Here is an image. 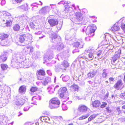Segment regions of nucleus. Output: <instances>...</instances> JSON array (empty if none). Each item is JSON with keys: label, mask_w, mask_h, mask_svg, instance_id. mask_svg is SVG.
<instances>
[{"label": "nucleus", "mask_w": 125, "mask_h": 125, "mask_svg": "<svg viewBox=\"0 0 125 125\" xmlns=\"http://www.w3.org/2000/svg\"><path fill=\"white\" fill-rule=\"evenodd\" d=\"M63 48L64 45L61 42L58 43L56 47L54 45L49 46L48 49L47 50L44 56V60L47 61L53 58L54 56L53 51L54 49L56 48L58 51H60L62 50Z\"/></svg>", "instance_id": "1"}, {"label": "nucleus", "mask_w": 125, "mask_h": 125, "mask_svg": "<svg viewBox=\"0 0 125 125\" xmlns=\"http://www.w3.org/2000/svg\"><path fill=\"white\" fill-rule=\"evenodd\" d=\"M62 0L58 3V4H62L64 5L65 9L64 11L65 12L69 13V15L70 16L74 15L75 10V8L74 5H72L71 7H70V2L67 1Z\"/></svg>", "instance_id": "2"}, {"label": "nucleus", "mask_w": 125, "mask_h": 125, "mask_svg": "<svg viewBox=\"0 0 125 125\" xmlns=\"http://www.w3.org/2000/svg\"><path fill=\"white\" fill-rule=\"evenodd\" d=\"M96 29V27L95 25H90L88 26L86 28L85 32L88 37L85 38V39L87 41L90 40L89 37H92L94 35V32Z\"/></svg>", "instance_id": "3"}, {"label": "nucleus", "mask_w": 125, "mask_h": 125, "mask_svg": "<svg viewBox=\"0 0 125 125\" xmlns=\"http://www.w3.org/2000/svg\"><path fill=\"white\" fill-rule=\"evenodd\" d=\"M89 53L87 56H84L82 57L79 56V58L86 59L89 61L92 60L94 57V54L95 53L94 50L90 48L86 49L85 50L84 53Z\"/></svg>", "instance_id": "4"}, {"label": "nucleus", "mask_w": 125, "mask_h": 125, "mask_svg": "<svg viewBox=\"0 0 125 125\" xmlns=\"http://www.w3.org/2000/svg\"><path fill=\"white\" fill-rule=\"evenodd\" d=\"M83 19L82 14L79 12H76L75 13V18L72 17L71 20L76 24L81 25L82 22H80Z\"/></svg>", "instance_id": "5"}, {"label": "nucleus", "mask_w": 125, "mask_h": 125, "mask_svg": "<svg viewBox=\"0 0 125 125\" xmlns=\"http://www.w3.org/2000/svg\"><path fill=\"white\" fill-rule=\"evenodd\" d=\"M69 66V64L66 61H64L61 64H58L56 65L54 68L55 71L59 72L63 70H65V68Z\"/></svg>", "instance_id": "6"}, {"label": "nucleus", "mask_w": 125, "mask_h": 125, "mask_svg": "<svg viewBox=\"0 0 125 125\" xmlns=\"http://www.w3.org/2000/svg\"><path fill=\"white\" fill-rule=\"evenodd\" d=\"M50 101L51 103L50 104L49 106L51 109L56 108L59 107L60 102L57 98H53Z\"/></svg>", "instance_id": "7"}, {"label": "nucleus", "mask_w": 125, "mask_h": 125, "mask_svg": "<svg viewBox=\"0 0 125 125\" xmlns=\"http://www.w3.org/2000/svg\"><path fill=\"white\" fill-rule=\"evenodd\" d=\"M2 13L3 14V17H4L5 19H3V21L4 22L5 21V24L6 26H10L12 24V22L9 19L11 16V14L9 13L4 11Z\"/></svg>", "instance_id": "8"}, {"label": "nucleus", "mask_w": 125, "mask_h": 125, "mask_svg": "<svg viewBox=\"0 0 125 125\" xmlns=\"http://www.w3.org/2000/svg\"><path fill=\"white\" fill-rule=\"evenodd\" d=\"M28 36L27 39V37L26 35L24 33H21L19 35V41L21 43L23 42L25 40H26V41H29L30 40L32 39V36L30 34L28 35Z\"/></svg>", "instance_id": "9"}, {"label": "nucleus", "mask_w": 125, "mask_h": 125, "mask_svg": "<svg viewBox=\"0 0 125 125\" xmlns=\"http://www.w3.org/2000/svg\"><path fill=\"white\" fill-rule=\"evenodd\" d=\"M51 10L50 6H46L42 8L39 11V13L41 14H46L48 13Z\"/></svg>", "instance_id": "10"}, {"label": "nucleus", "mask_w": 125, "mask_h": 125, "mask_svg": "<svg viewBox=\"0 0 125 125\" xmlns=\"http://www.w3.org/2000/svg\"><path fill=\"white\" fill-rule=\"evenodd\" d=\"M25 101L24 99L21 97L17 99L15 102V104L18 107H20L23 104Z\"/></svg>", "instance_id": "11"}, {"label": "nucleus", "mask_w": 125, "mask_h": 125, "mask_svg": "<svg viewBox=\"0 0 125 125\" xmlns=\"http://www.w3.org/2000/svg\"><path fill=\"white\" fill-rule=\"evenodd\" d=\"M27 3H26L21 6L18 7L17 9L19 10H21L23 11H27L29 9Z\"/></svg>", "instance_id": "12"}, {"label": "nucleus", "mask_w": 125, "mask_h": 125, "mask_svg": "<svg viewBox=\"0 0 125 125\" xmlns=\"http://www.w3.org/2000/svg\"><path fill=\"white\" fill-rule=\"evenodd\" d=\"M121 50H119L118 51L115 52V54L112 57V60L114 63L118 58H119L121 54Z\"/></svg>", "instance_id": "13"}, {"label": "nucleus", "mask_w": 125, "mask_h": 125, "mask_svg": "<svg viewBox=\"0 0 125 125\" xmlns=\"http://www.w3.org/2000/svg\"><path fill=\"white\" fill-rule=\"evenodd\" d=\"M88 108L84 105H82L79 106L78 109L81 112L85 113L87 111Z\"/></svg>", "instance_id": "14"}, {"label": "nucleus", "mask_w": 125, "mask_h": 125, "mask_svg": "<svg viewBox=\"0 0 125 125\" xmlns=\"http://www.w3.org/2000/svg\"><path fill=\"white\" fill-rule=\"evenodd\" d=\"M51 42H54L55 41L57 42L60 40V38L59 36L58 37L56 34H52L51 37Z\"/></svg>", "instance_id": "15"}, {"label": "nucleus", "mask_w": 125, "mask_h": 125, "mask_svg": "<svg viewBox=\"0 0 125 125\" xmlns=\"http://www.w3.org/2000/svg\"><path fill=\"white\" fill-rule=\"evenodd\" d=\"M61 91L59 92V95L60 97L63 98L67 92V89L66 87H64L62 89Z\"/></svg>", "instance_id": "16"}, {"label": "nucleus", "mask_w": 125, "mask_h": 125, "mask_svg": "<svg viewBox=\"0 0 125 125\" xmlns=\"http://www.w3.org/2000/svg\"><path fill=\"white\" fill-rule=\"evenodd\" d=\"M8 102V101L7 99H3L0 100V108L6 106Z\"/></svg>", "instance_id": "17"}, {"label": "nucleus", "mask_w": 125, "mask_h": 125, "mask_svg": "<svg viewBox=\"0 0 125 125\" xmlns=\"http://www.w3.org/2000/svg\"><path fill=\"white\" fill-rule=\"evenodd\" d=\"M48 22L50 24L51 26L53 27L55 26L58 23L57 20L55 19H51L48 21Z\"/></svg>", "instance_id": "18"}, {"label": "nucleus", "mask_w": 125, "mask_h": 125, "mask_svg": "<svg viewBox=\"0 0 125 125\" xmlns=\"http://www.w3.org/2000/svg\"><path fill=\"white\" fill-rule=\"evenodd\" d=\"M7 53L6 52H3L2 53L0 56V59L3 62L6 61L7 59Z\"/></svg>", "instance_id": "19"}, {"label": "nucleus", "mask_w": 125, "mask_h": 125, "mask_svg": "<svg viewBox=\"0 0 125 125\" xmlns=\"http://www.w3.org/2000/svg\"><path fill=\"white\" fill-rule=\"evenodd\" d=\"M122 82L121 80H118L116 84L114 85V88L117 90H119L120 87L123 85Z\"/></svg>", "instance_id": "20"}, {"label": "nucleus", "mask_w": 125, "mask_h": 125, "mask_svg": "<svg viewBox=\"0 0 125 125\" xmlns=\"http://www.w3.org/2000/svg\"><path fill=\"white\" fill-rule=\"evenodd\" d=\"M118 24H119L118 22L114 25L113 27L111 28L113 31H119L120 29V28L118 25Z\"/></svg>", "instance_id": "21"}, {"label": "nucleus", "mask_w": 125, "mask_h": 125, "mask_svg": "<svg viewBox=\"0 0 125 125\" xmlns=\"http://www.w3.org/2000/svg\"><path fill=\"white\" fill-rule=\"evenodd\" d=\"M51 79L50 77H47L44 80L42 81V84L44 85H46L48 83L50 82Z\"/></svg>", "instance_id": "22"}, {"label": "nucleus", "mask_w": 125, "mask_h": 125, "mask_svg": "<svg viewBox=\"0 0 125 125\" xmlns=\"http://www.w3.org/2000/svg\"><path fill=\"white\" fill-rule=\"evenodd\" d=\"M26 91V86L24 85L21 86L19 89V92L21 94L25 93Z\"/></svg>", "instance_id": "23"}, {"label": "nucleus", "mask_w": 125, "mask_h": 125, "mask_svg": "<svg viewBox=\"0 0 125 125\" xmlns=\"http://www.w3.org/2000/svg\"><path fill=\"white\" fill-rule=\"evenodd\" d=\"M9 36V35L7 34H0V39L1 41L5 40Z\"/></svg>", "instance_id": "24"}, {"label": "nucleus", "mask_w": 125, "mask_h": 125, "mask_svg": "<svg viewBox=\"0 0 125 125\" xmlns=\"http://www.w3.org/2000/svg\"><path fill=\"white\" fill-rule=\"evenodd\" d=\"M92 104L94 107H98L100 106V103L99 101L96 100L93 102Z\"/></svg>", "instance_id": "25"}, {"label": "nucleus", "mask_w": 125, "mask_h": 125, "mask_svg": "<svg viewBox=\"0 0 125 125\" xmlns=\"http://www.w3.org/2000/svg\"><path fill=\"white\" fill-rule=\"evenodd\" d=\"M54 86L53 85H51L47 88L48 92L50 94H52L53 93Z\"/></svg>", "instance_id": "26"}, {"label": "nucleus", "mask_w": 125, "mask_h": 125, "mask_svg": "<svg viewBox=\"0 0 125 125\" xmlns=\"http://www.w3.org/2000/svg\"><path fill=\"white\" fill-rule=\"evenodd\" d=\"M98 114H93L89 117L88 119V122L91 121L95 118L98 115Z\"/></svg>", "instance_id": "27"}, {"label": "nucleus", "mask_w": 125, "mask_h": 125, "mask_svg": "<svg viewBox=\"0 0 125 125\" xmlns=\"http://www.w3.org/2000/svg\"><path fill=\"white\" fill-rule=\"evenodd\" d=\"M14 55L15 57L17 58H19L20 59L23 58L22 53L21 52L15 53Z\"/></svg>", "instance_id": "28"}, {"label": "nucleus", "mask_w": 125, "mask_h": 125, "mask_svg": "<svg viewBox=\"0 0 125 125\" xmlns=\"http://www.w3.org/2000/svg\"><path fill=\"white\" fill-rule=\"evenodd\" d=\"M96 71H93L92 72L89 73L88 74V77L89 78H93L96 74Z\"/></svg>", "instance_id": "29"}, {"label": "nucleus", "mask_w": 125, "mask_h": 125, "mask_svg": "<svg viewBox=\"0 0 125 125\" xmlns=\"http://www.w3.org/2000/svg\"><path fill=\"white\" fill-rule=\"evenodd\" d=\"M40 53L39 52H34L32 54V56L33 58L36 59H38Z\"/></svg>", "instance_id": "30"}, {"label": "nucleus", "mask_w": 125, "mask_h": 125, "mask_svg": "<svg viewBox=\"0 0 125 125\" xmlns=\"http://www.w3.org/2000/svg\"><path fill=\"white\" fill-rule=\"evenodd\" d=\"M61 77H62L63 81L64 82H66L69 79V77L68 75H66L63 77V75L62 74Z\"/></svg>", "instance_id": "31"}, {"label": "nucleus", "mask_w": 125, "mask_h": 125, "mask_svg": "<svg viewBox=\"0 0 125 125\" xmlns=\"http://www.w3.org/2000/svg\"><path fill=\"white\" fill-rule=\"evenodd\" d=\"M22 63L24 65V68H27L29 67L30 64L29 61H22Z\"/></svg>", "instance_id": "32"}, {"label": "nucleus", "mask_w": 125, "mask_h": 125, "mask_svg": "<svg viewBox=\"0 0 125 125\" xmlns=\"http://www.w3.org/2000/svg\"><path fill=\"white\" fill-rule=\"evenodd\" d=\"M13 29L15 31H18L19 30L20 27L18 24L15 25L13 27Z\"/></svg>", "instance_id": "33"}, {"label": "nucleus", "mask_w": 125, "mask_h": 125, "mask_svg": "<svg viewBox=\"0 0 125 125\" xmlns=\"http://www.w3.org/2000/svg\"><path fill=\"white\" fill-rule=\"evenodd\" d=\"M26 48L27 49H30L29 53L30 54H31L34 51L33 47L31 45L27 46H26Z\"/></svg>", "instance_id": "34"}, {"label": "nucleus", "mask_w": 125, "mask_h": 125, "mask_svg": "<svg viewBox=\"0 0 125 125\" xmlns=\"http://www.w3.org/2000/svg\"><path fill=\"white\" fill-rule=\"evenodd\" d=\"M71 88L74 91L78 92V86L76 85H73L71 86Z\"/></svg>", "instance_id": "35"}, {"label": "nucleus", "mask_w": 125, "mask_h": 125, "mask_svg": "<svg viewBox=\"0 0 125 125\" xmlns=\"http://www.w3.org/2000/svg\"><path fill=\"white\" fill-rule=\"evenodd\" d=\"M78 42H79V44H78L79 48H82L84 44L83 41L82 40H79Z\"/></svg>", "instance_id": "36"}, {"label": "nucleus", "mask_w": 125, "mask_h": 125, "mask_svg": "<svg viewBox=\"0 0 125 125\" xmlns=\"http://www.w3.org/2000/svg\"><path fill=\"white\" fill-rule=\"evenodd\" d=\"M89 115L88 114L82 115L78 118V119L79 120H81L86 119L88 117Z\"/></svg>", "instance_id": "37"}, {"label": "nucleus", "mask_w": 125, "mask_h": 125, "mask_svg": "<svg viewBox=\"0 0 125 125\" xmlns=\"http://www.w3.org/2000/svg\"><path fill=\"white\" fill-rule=\"evenodd\" d=\"M24 108L23 109V110L24 111H28L30 108L29 105L28 104H24Z\"/></svg>", "instance_id": "38"}, {"label": "nucleus", "mask_w": 125, "mask_h": 125, "mask_svg": "<svg viewBox=\"0 0 125 125\" xmlns=\"http://www.w3.org/2000/svg\"><path fill=\"white\" fill-rule=\"evenodd\" d=\"M1 69L3 70H6L8 68V66L6 64H1Z\"/></svg>", "instance_id": "39"}, {"label": "nucleus", "mask_w": 125, "mask_h": 125, "mask_svg": "<svg viewBox=\"0 0 125 125\" xmlns=\"http://www.w3.org/2000/svg\"><path fill=\"white\" fill-rule=\"evenodd\" d=\"M38 75H44L45 73V72L42 70H40L38 72Z\"/></svg>", "instance_id": "40"}, {"label": "nucleus", "mask_w": 125, "mask_h": 125, "mask_svg": "<svg viewBox=\"0 0 125 125\" xmlns=\"http://www.w3.org/2000/svg\"><path fill=\"white\" fill-rule=\"evenodd\" d=\"M104 38L105 40L107 41H109L111 39V36L109 34H107L105 35Z\"/></svg>", "instance_id": "41"}, {"label": "nucleus", "mask_w": 125, "mask_h": 125, "mask_svg": "<svg viewBox=\"0 0 125 125\" xmlns=\"http://www.w3.org/2000/svg\"><path fill=\"white\" fill-rule=\"evenodd\" d=\"M50 6L52 11H54L56 8V6L55 4H50Z\"/></svg>", "instance_id": "42"}, {"label": "nucleus", "mask_w": 125, "mask_h": 125, "mask_svg": "<svg viewBox=\"0 0 125 125\" xmlns=\"http://www.w3.org/2000/svg\"><path fill=\"white\" fill-rule=\"evenodd\" d=\"M103 72L102 76L103 78H105L107 75V73H106V70L104 69L103 70Z\"/></svg>", "instance_id": "43"}, {"label": "nucleus", "mask_w": 125, "mask_h": 125, "mask_svg": "<svg viewBox=\"0 0 125 125\" xmlns=\"http://www.w3.org/2000/svg\"><path fill=\"white\" fill-rule=\"evenodd\" d=\"M41 99V97L39 95H37L36 96L33 97L32 100H34L35 99H37L38 100H40Z\"/></svg>", "instance_id": "44"}, {"label": "nucleus", "mask_w": 125, "mask_h": 125, "mask_svg": "<svg viewBox=\"0 0 125 125\" xmlns=\"http://www.w3.org/2000/svg\"><path fill=\"white\" fill-rule=\"evenodd\" d=\"M11 65L13 67H18V66H16V65L18 64V63L16 62H14L13 60H12L11 61Z\"/></svg>", "instance_id": "45"}, {"label": "nucleus", "mask_w": 125, "mask_h": 125, "mask_svg": "<svg viewBox=\"0 0 125 125\" xmlns=\"http://www.w3.org/2000/svg\"><path fill=\"white\" fill-rule=\"evenodd\" d=\"M43 119L46 122L49 123V121L50 120V118L47 116L43 117Z\"/></svg>", "instance_id": "46"}, {"label": "nucleus", "mask_w": 125, "mask_h": 125, "mask_svg": "<svg viewBox=\"0 0 125 125\" xmlns=\"http://www.w3.org/2000/svg\"><path fill=\"white\" fill-rule=\"evenodd\" d=\"M107 105V103L105 102H103L102 104L101 105V107L103 108L105 107Z\"/></svg>", "instance_id": "47"}, {"label": "nucleus", "mask_w": 125, "mask_h": 125, "mask_svg": "<svg viewBox=\"0 0 125 125\" xmlns=\"http://www.w3.org/2000/svg\"><path fill=\"white\" fill-rule=\"evenodd\" d=\"M79 44V42L78 41L73 43V45L76 47H79L78 44Z\"/></svg>", "instance_id": "48"}, {"label": "nucleus", "mask_w": 125, "mask_h": 125, "mask_svg": "<svg viewBox=\"0 0 125 125\" xmlns=\"http://www.w3.org/2000/svg\"><path fill=\"white\" fill-rule=\"evenodd\" d=\"M44 76V75H38L37 77L38 79L39 80H42Z\"/></svg>", "instance_id": "49"}, {"label": "nucleus", "mask_w": 125, "mask_h": 125, "mask_svg": "<svg viewBox=\"0 0 125 125\" xmlns=\"http://www.w3.org/2000/svg\"><path fill=\"white\" fill-rule=\"evenodd\" d=\"M106 109V111L108 113H111L112 110L110 108V107H107Z\"/></svg>", "instance_id": "50"}, {"label": "nucleus", "mask_w": 125, "mask_h": 125, "mask_svg": "<svg viewBox=\"0 0 125 125\" xmlns=\"http://www.w3.org/2000/svg\"><path fill=\"white\" fill-rule=\"evenodd\" d=\"M102 53V51L101 50H99L97 52L96 54L98 57L100 56V55Z\"/></svg>", "instance_id": "51"}, {"label": "nucleus", "mask_w": 125, "mask_h": 125, "mask_svg": "<svg viewBox=\"0 0 125 125\" xmlns=\"http://www.w3.org/2000/svg\"><path fill=\"white\" fill-rule=\"evenodd\" d=\"M37 88L36 87H32L31 89V92H33L37 91Z\"/></svg>", "instance_id": "52"}, {"label": "nucleus", "mask_w": 125, "mask_h": 125, "mask_svg": "<svg viewBox=\"0 0 125 125\" xmlns=\"http://www.w3.org/2000/svg\"><path fill=\"white\" fill-rule=\"evenodd\" d=\"M62 23L61 24H58V25L57 26V29L59 30H60L61 29V28L62 26Z\"/></svg>", "instance_id": "53"}, {"label": "nucleus", "mask_w": 125, "mask_h": 125, "mask_svg": "<svg viewBox=\"0 0 125 125\" xmlns=\"http://www.w3.org/2000/svg\"><path fill=\"white\" fill-rule=\"evenodd\" d=\"M120 97L122 99H125V94L124 93H122L120 95Z\"/></svg>", "instance_id": "54"}, {"label": "nucleus", "mask_w": 125, "mask_h": 125, "mask_svg": "<svg viewBox=\"0 0 125 125\" xmlns=\"http://www.w3.org/2000/svg\"><path fill=\"white\" fill-rule=\"evenodd\" d=\"M6 3V1L5 0H0V3H1L2 5H4Z\"/></svg>", "instance_id": "55"}, {"label": "nucleus", "mask_w": 125, "mask_h": 125, "mask_svg": "<svg viewBox=\"0 0 125 125\" xmlns=\"http://www.w3.org/2000/svg\"><path fill=\"white\" fill-rule=\"evenodd\" d=\"M62 109L63 111H65L67 109V108L65 105L64 104L62 105Z\"/></svg>", "instance_id": "56"}, {"label": "nucleus", "mask_w": 125, "mask_h": 125, "mask_svg": "<svg viewBox=\"0 0 125 125\" xmlns=\"http://www.w3.org/2000/svg\"><path fill=\"white\" fill-rule=\"evenodd\" d=\"M18 65L20 68H23L24 67V65L22 63V62L21 63H19Z\"/></svg>", "instance_id": "57"}, {"label": "nucleus", "mask_w": 125, "mask_h": 125, "mask_svg": "<svg viewBox=\"0 0 125 125\" xmlns=\"http://www.w3.org/2000/svg\"><path fill=\"white\" fill-rule=\"evenodd\" d=\"M30 26L32 28H34L35 27V25L33 22H31L30 23Z\"/></svg>", "instance_id": "58"}, {"label": "nucleus", "mask_w": 125, "mask_h": 125, "mask_svg": "<svg viewBox=\"0 0 125 125\" xmlns=\"http://www.w3.org/2000/svg\"><path fill=\"white\" fill-rule=\"evenodd\" d=\"M29 49H27L26 47L24 48V50L25 51V54H27L29 53V51H28V50Z\"/></svg>", "instance_id": "59"}, {"label": "nucleus", "mask_w": 125, "mask_h": 125, "mask_svg": "<svg viewBox=\"0 0 125 125\" xmlns=\"http://www.w3.org/2000/svg\"><path fill=\"white\" fill-rule=\"evenodd\" d=\"M47 73L50 76H51L52 75V73L50 70H47Z\"/></svg>", "instance_id": "60"}, {"label": "nucleus", "mask_w": 125, "mask_h": 125, "mask_svg": "<svg viewBox=\"0 0 125 125\" xmlns=\"http://www.w3.org/2000/svg\"><path fill=\"white\" fill-rule=\"evenodd\" d=\"M59 86L58 85H57L55 87H54V91L57 90L58 89H59Z\"/></svg>", "instance_id": "61"}, {"label": "nucleus", "mask_w": 125, "mask_h": 125, "mask_svg": "<svg viewBox=\"0 0 125 125\" xmlns=\"http://www.w3.org/2000/svg\"><path fill=\"white\" fill-rule=\"evenodd\" d=\"M22 0H15V1L17 3H20L22 2Z\"/></svg>", "instance_id": "62"}, {"label": "nucleus", "mask_w": 125, "mask_h": 125, "mask_svg": "<svg viewBox=\"0 0 125 125\" xmlns=\"http://www.w3.org/2000/svg\"><path fill=\"white\" fill-rule=\"evenodd\" d=\"M42 32L41 31H39L37 32H35V35H39Z\"/></svg>", "instance_id": "63"}, {"label": "nucleus", "mask_w": 125, "mask_h": 125, "mask_svg": "<svg viewBox=\"0 0 125 125\" xmlns=\"http://www.w3.org/2000/svg\"><path fill=\"white\" fill-rule=\"evenodd\" d=\"M109 94V93H107L106 94V95H105L104 96V98L106 99L108 97Z\"/></svg>", "instance_id": "64"}]
</instances>
